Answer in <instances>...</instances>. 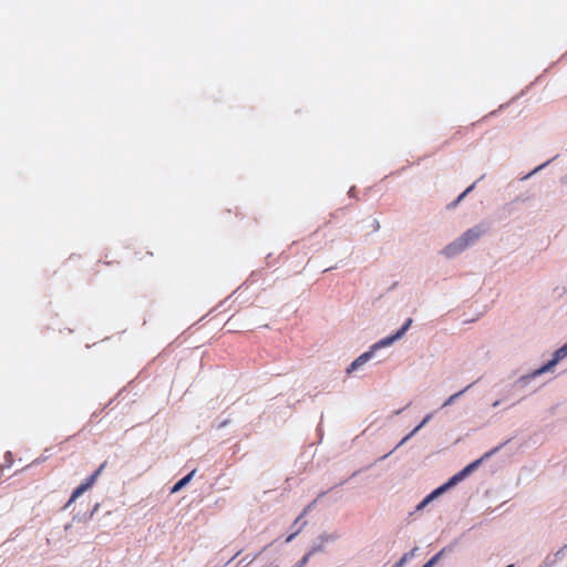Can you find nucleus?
<instances>
[{"instance_id": "f257e3e1", "label": "nucleus", "mask_w": 567, "mask_h": 567, "mask_svg": "<svg viewBox=\"0 0 567 567\" xmlns=\"http://www.w3.org/2000/svg\"><path fill=\"white\" fill-rule=\"evenodd\" d=\"M412 323V319H408L405 321V323L401 327V329H399L396 331L395 334L393 336H390V337H386L384 339H382L381 341H379L378 343H375L370 351L368 352H364L362 353L361 355H359L350 365L349 368L347 369V373H351L352 371L357 370L358 368L362 367L363 364H365L373 355V351L375 349H379L381 347H386V346H390L393 341L400 339L401 337H403V334L408 331V329L410 328Z\"/></svg>"}, {"instance_id": "f03ea898", "label": "nucleus", "mask_w": 567, "mask_h": 567, "mask_svg": "<svg viewBox=\"0 0 567 567\" xmlns=\"http://www.w3.org/2000/svg\"><path fill=\"white\" fill-rule=\"evenodd\" d=\"M481 463V460H477L471 464H468L467 466H465L462 471H460L457 474H455L454 476H452L447 483H445L444 485L440 486L439 488L434 489L430 495H427L419 505H417V509H421L423 508L427 503H430L433 498H435L437 495L442 494L443 492H445L447 488H450L451 486H453L454 484H456L457 482L462 481L463 478H465L470 473H472V471L474 468L477 467V465Z\"/></svg>"}, {"instance_id": "7ed1b4c3", "label": "nucleus", "mask_w": 567, "mask_h": 567, "mask_svg": "<svg viewBox=\"0 0 567 567\" xmlns=\"http://www.w3.org/2000/svg\"><path fill=\"white\" fill-rule=\"evenodd\" d=\"M105 467V463H103L91 476H89L85 482H83L81 485H79L72 493L66 506L75 502L84 492H86L89 488H91L94 483L96 482L99 475Z\"/></svg>"}, {"instance_id": "20e7f679", "label": "nucleus", "mask_w": 567, "mask_h": 567, "mask_svg": "<svg viewBox=\"0 0 567 567\" xmlns=\"http://www.w3.org/2000/svg\"><path fill=\"white\" fill-rule=\"evenodd\" d=\"M486 231V227L483 225H476L468 230H466L462 236L461 239L464 243L465 247L467 248L472 244H474L476 240L481 238V236Z\"/></svg>"}, {"instance_id": "39448f33", "label": "nucleus", "mask_w": 567, "mask_h": 567, "mask_svg": "<svg viewBox=\"0 0 567 567\" xmlns=\"http://www.w3.org/2000/svg\"><path fill=\"white\" fill-rule=\"evenodd\" d=\"M565 357H567V343L561 347L560 349H558L556 352H555V357L553 360H550L548 363H546L545 365H543L539 370L536 371V374H542L546 371H548L551 367H554L555 364H557V362L561 359H564Z\"/></svg>"}, {"instance_id": "423d86ee", "label": "nucleus", "mask_w": 567, "mask_h": 567, "mask_svg": "<svg viewBox=\"0 0 567 567\" xmlns=\"http://www.w3.org/2000/svg\"><path fill=\"white\" fill-rule=\"evenodd\" d=\"M465 249H466V247H465L464 243L462 241L461 237H458L456 240H454L453 243L449 244L443 249V254L446 257H453V256L462 252Z\"/></svg>"}, {"instance_id": "0eeeda50", "label": "nucleus", "mask_w": 567, "mask_h": 567, "mask_svg": "<svg viewBox=\"0 0 567 567\" xmlns=\"http://www.w3.org/2000/svg\"><path fill=\"white\" fill-rule=\"evenodd\" d=\"M195 471H192L189 474H187L186 476H184L182 480H179L173 487H172V491L171 493H177L178 491H181L186 484L189 483V481L192 480L193 475H194Z\"/></svg>"}, {"instance_id": "6e6552de", "label": "nucleus", "mask_w": 567, "mask_h": 567, "mask_svg": "<svg viewBox=\"0 0 567 567\" xmlns=\"http://www.w3.org/2000/svg\"><path fill=\"white\" fill-rule=\"evenodd\" d=\"M432 417L431 414H427L423 421L410 433L408 434L405 437H403L401 440V442L398 444L396 447L401 446L402 444H404L410 437H412L421 427H423L429 421L430 419Z\"/></svg>"}, {"instance_id": "1a4fd4ad", "label": "nucleus", "mask_w": 567, "mask_h": 567, "mask_svg": "<svg viewBox=\"0 0 567 567\" xmlns=\"http://www.w3.org/2000/svg\"><path fill=\"white\" fill-rule=\"evenodd\" d=\"M471 385L466 386L464 390L457 392V393H454L453 395H451L443 404V406H447L450 404H452L458 396H461Z\"/></svg>"}, {"instance_id": "9d476101", "label": "nucleus", "mask_w": 567, "mask_h": 567, "mask_svg": "<svg viewBox=\"0 0 567 567\" xmlns=\"http://www.w3.org/2000/svg\"><path fill=\"white\" fill-rule=\"evenodd\" d=\"M441 555H442V551L437 553L429 561H426L422 567H433L440 559Z\"/></svg>"}, {"instance_id": "9b49d317", "label": "nucleus", "mask_w": 567, "mask_h": 567, "mask_svg": "<svg viewBox=\"0 0 567 567\" xmlns=\"http://www.w3.org/2000/svg\"><path fill=\"white\" fill-rule=\"evenodd\" d=\"M474 188V184L471 185L470 187H467L458 197L457 199L454 202V205H456L457 203H460L472 189Z\"/></svg>"}, {"instance_id": "f8f14e48", "label": "nucleus", "mask_w": 567, "mask_h": 567, "mask_svg": "<svg viewBox=\"0 0 567 567\" xmlns=\"http://www.w3.org/2000/svg\"><path fill=\"white\" fill-rule=\"evenodd\" d=\"M298 530L291 535H289L286 539L287 543L291 542L293 539V537L297 535Z\"/></svg>"}, {"instance_id": "ddd939ff", "label": "nucleus", "mask_w": 567, "mask_h": 567, "mask_svg": "<svg viewBox=\"0 0 567 567\" xmlns=\"http://www.w3.org/2000/svg\"><path fill=\"white\" fill-rule=\"evenodd\" d=\"M405 558H401L399 563H396L393 567H401L404 563Z\"/></svg>"}, {"instance_id": "4468645a", "label": "nucleus", "mask_w": 567, "mask_h": 567, "mask_svg": "<svg viewBox=\"0 0 567 567\" xmlns=\"http://www.w3.org/2000/svg\"><path fill=\"white\" fill-rule=\"evenodd\" d=\"M308 558H309V555H306V556L301 559V565H305V564L308 561Z\"/></svg>"}]
</instances>
